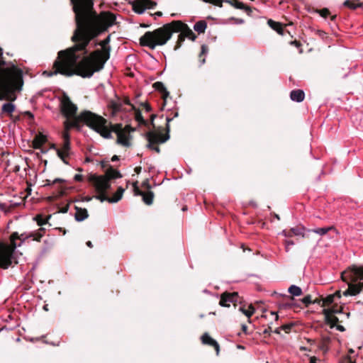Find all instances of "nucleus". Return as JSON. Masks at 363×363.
<instances>
[{
	"label": "nucleus",
	"instance_id": "c756f323",
	"mask_svg": "<svg viewBox=\"0 0 363 363\" xmlns=\"http://www.w3.org/2000/svg\"><path fill=\"white\" fill-rule=\"evenodd\" d=\"M52 148L56 150L57 156L62 160V162L65 164H68V162L65 159L66 156H67L68 155L63 153L62 150H60L59 149L56 148L55 145H52Z\"/></svg>",
	"mask_w": 363,
	"mask_h": 363
},
{
	"label": "nucleus",
	"instance_id": "ddd939ff",
	"mask_svg": "<svg viewBox=\"0 0 363 363\" xmlns=\"http://www.w3.org/2000/svg\"><path fill=\"white\" fill-rule=\"evenodd\" d=\"M134 186H135V195H141L143 196V201L147 205H151L153 202V198H154L153 192L148 191L147 194H145L138 189V187L137 186L136 184H134Z\"/></svg>",
	"mask_w": 363,
	"mask_h": 363
},
{
	"label": "nucleus",
	"instance_id": "c85d7f7f",
	"mask_svg": "<svg viewBox=\"0 0 363 363\" xmlns=\"http://www.w3.org/2000/svg\"><path fill=\"white\" fill-rule=\"evenodd\" d=\"M343 4L345 6L349 7L350 9H355L361 6V4L356 3L352 0H346Z\"/></svg>",
	"mask_w": 363,
	"mask_h": 363
},
{
	"label": "nucleus",
	"instance_id": "423d86ee",
	"mask_svg": "<svg viewBox=\"0 0 363 363\" xmlns=\"http://www.w3.org/2000/svg\"><path fill=\"white\" fill-rule=\"evenodd\" d=\"M44 228H40L38 231L28 235L21 234L20 236L17 233L11 235V245L0 244V267L9 268L13 262L18 263L14 257L16 248L21 246L22 242L28 238H33V240L39 241L43 236Z\"/></svg>",
	"mask_w": 363,
	"mask_h": 363
},
{
	"label": "nucleus",
	"instance_id": "a878e982",
	"mask_svg": "<svg viewBox=\"0 0 363 363\" xmlns=\"http://www.w3.org/2000/svg\"><path fill=\"white\" fill-rule=\"evenodd\" d=\"M15 108L16 106L13 103H6L2 106L1 111L4 113L11 114L14 111Z\"/></svg>",
	"mask_w": 363,
	"mask_h": 363
},
{
	"label": "nucleus",
	"instance_id": "5fc2aeb1",
	"mask_svg": "<svg viewBox=\"0 0 363 363\" xmlns=\"http://www.w3.org/2000/svg\"><path fill=\"white\" fill-rule=\"evenodd\" d=\"M281 235H284V237H290L291 236L289 233H287L285 230H284L281 233Z\"/></svg>",
	"mask_w": 363,
	"mask_h": 363
},
{
	"label": "nucleus",
	"instance_id": "bf43d9fd",
	"mask_svg": "<svg viewBox=\"0 0 363 363\" xmlns=\"http://www.w3.org/2000/svg\"><path fill=\"white\" fill-rule=\"evenodd\" d=\"M111 160H112L113 162L117 161V160H118V157L117 155H113V156L112 157V158H111Z\"/></svg>",
	"mask_w": 363,
	"mask_h": 363
},
{
	"label": "nucleus",
	"instance_id": "412c9836",
	"mask_svg": "<svg viewBox=\"0 0 363 363\" xmlns=\"http://www.w3.org/2000/svg\"><path fill=\"white\" fill-rule=\"evenodd\" d=\"M207 28V23L205 21H199L196 22L194 26V29L199 33H203L205 32Z\"/></svg>",
	"mask_w": 363,
	"mask_h": 363
},
{
	"label": "nucleus",
	"instance_id": "dca6fc26",
	"mask_svg": "<svg viewBox=\"0 0 363 363\" xmlns=\"http://www.w3.org/2000/svg\"><path fill=\"white\" fill-rule=\"evenodd\" d=\"M201 341H202V343L203 344H205V345H211V346H213L214 347V348L216 349V354L217 355H218L219 354V350H220V347H219V345L218 343L214 340L213 339L212 337H211L208 333H204L202 336H201Z\"/></svg>",
	"mask_w": 363,
	"mask_h": 363
},
{
	"label": "nucleus",
	"instance_id": "79ce46f5",
	"mask_svg": "<svg viewBox=\"0 0 363 363\" xmlns=\"http://www.w3.org/2000/svg\"><path fill=\"white\" fill-rule=\"evenodd\" d=\"M35 220H36V221L38 223V225H40V226H42L43 225L46 223V222L48 221V219L47 220H44L40 216H38L35 218Z\"/></svg>",
	"mask_w": 363,
	"mask_h": 363
},
{
	"label": "nucleus",
	"instance_id": "c03bdc74",
	"mask_svg": "<svg viewBox=\"0 0 363 363\" xmlns=\"http://www.w3.org/2000/svg\"><path fill=\"white\" fill-rule=\"evenodd\" d=\"M329 11L327 9H323L319 11L320 15L322 17L326 18L329 15Z\"/></svg>",
	"mask_w": 363,
	"mask_h": 363
},
{
	"label": "nucleus",
	"instance_id": "6e6d98bb",
	"mask_svg": "<svg viewBox=\"0 0 363 363\" xmlns=\"http://www.w3.org/2000/svg\"><path fill=\"white\" fill-rule=\"evenodd\" d=\"M113 108L114 111H119V106L117 104H113Z\"/></svg>",
	"mask_w": 363,
	"mask_h": 363
},
{
	"label": "nucleus",
	"instance_id": "a18cd8bd",
	"mask_svg": "<svg viewBox=\"0 0 363 363\" xmlns=\"http://www.w3.org/2000/svg\"><path fill=\"white\" fill-rule=\"evenodd\" d=\"M294 325L293 324H286L281 326V329L283 330H285L286 333H288L291 328H292Z\"/></svg>",
	"mask_w": 363,
	"mask_h": 363
},
{
	"label": "nucleus",
	"instance_id": "864d4df0",
	"mask_svg": "<svg viewBox=\"0 0 363 363\" xmlns=\"http://www.w3.org/2000/svg\"><path fill=\"white\" fill-rule=\"evenodd\" d=\"M74 178L76 181H81L82 176L81 174H75Z\"/></svg>",
	"mask_w": 363,
	"mask_h": 363
},
{
	"label": "nucleus",
	"instance_id": "4468645a",
	"mask_svg": "<svg viewBox=\"0 0 363 363\" xmlns=\"http://www.w3.org/2000/svg\"><path fill=\"white\" fill-rule=\"evenodd\" d=\"M323 313L327 323L335 325L338 322V318L334 315V313H337V311H334L330 308H326L323 310Z\"/></svg>",
	"mask_w": 363,
	"mask_h": 363
},
{
	"label": "nucleus",
	"instance_id": "774afa93",
	"mask_svg": "<svg viewBox=\"0 0 363 363\" xmlns=\"http://www.w3.org/2000/svg\"><path fill=\"white\" fill-rule=\"evenodd\" d=\"M280 329H281V328H277V329L274 330V333H277V334H279V333H280Z\"/></svg>",
	"mask_w": 363,
	"mask_h": 363
},
{
	"label": "nucleus",
	"instance_id": "473e14b6",
	"mask_svg": "<svg viewBox=\"0 0 363 363\" xmlns=\"http://www.w3.org/2000/svg\"><path fill=\"white\" fill-rule=\"evenodd\" d=\"M60 150H62L63 153H65L67 155H69V152L70 150V142L69 140H64L63 145L61 149H59Z\"/></svg>",
	"mask_w": 363,
	"mask_h": 363
},
{
	"label": "nucleus",
	"instance_id": "e2e57ef3",
	"mask_svg": "<svg viewBox=\"0 0 363 363\" xmlns=\"http://www.w3.org/2000/svg\"><path fill=\"white\" fill-rule=\"evenodd\" d=\"M316 358L315 357H311V360H310V362L311 363H316Z\"/></svg>",
	"mask_w": 363,
	"mask_h": 363
},
{
	"label": "nucleus",
	"instance_id": "58836bf2",
	"mask_svg": "<svg viewBox=\"0 0 363 363\" xmlns=\"http://www.w3.org/2000/svg\"><path fill=\"white\" fill-rule=\"evenodd\" d=\"M94 198L96 199L99 200L101 202H104L105 201H108V199H109L105 196L104 193H99V194L97 196H95Z\"/></svg>",
	"mask_w": 363,
	"mask_h": 363
},
{
	"label": "nucleus",
	"instance_id": "69168bd1",
	"mask_svg": "<svg viewBox=\"0 0 363 363\" xmlns=\"http://www.w3.org/2000/svg\"><path fill=\"white\" fill-rule=\"evenodd\" d=\"M91 199H92L91 197H85L84 198V201H90Z\"/></svg>",
	"mask_w": 363,
	"mask_h": 363
},
{
	"label": "nucleus",
	"instance_id": "393cba45",
	"mask_svg": "<svg viewBox=\"0 0 363 363\" xmlns=\"http://www.w3.org/2000/svg\"><path fill=\"white\" fill-rule=\"evenodd\" d=\"M288 291L290 294H291L294 296H299L302 294L301 289L296 285H291L289 288Z\"/></svg>",
	"mask_w": 363,
	"mask_h": 363
},
{
	"label": "nucleus",
	"instance_id": "c9c22d12",
	"mask_svg": "<svg viewBox=\"0 0 363 363\" xmlns=\"http://www.w3.org/2000/svg\"><path fill=\"white\" fill-rule=\"evenodd\" d=\"M121 198H122V196L119 195L118 192H116L111 198L108 199V202L109 203H116L119 200H121Z\"/></svg>",
	"mask_w": 363,
	"mask_h": 363
},
{
	"label": "nucleus",
	"instance_id": "e433bc0d",
	"mask_svg": "<svg viewBox=\"0 0 363 363\" xmlns=\"http://www.w3.org/2000/svg\"><path fill=\"white\" fill-rule=\"evenodd\" d=\"M301 302L306 306H308L313 303L312 297L311 295H307L301 299Z\"/></svg>",
	"mask_w": 363,
	"mask_h": 363
},
{
	"label": "nucleus",
	"instance_id": "603ef678",
	"mask_svg": "<svg viewBox=\"0 0 363 363\" xmlns=\"http://www.w3.org/2000/svg\"><path fill=\"white\" fill-rule=\"evenodd\" d=\"M333 295H334L335 298H340L341 297V293L340 291H337L335 293H334Z\"/></svg>",
	"mask_w": 363,
	"mask_h": 363
},
{
	"label": "nucleus",
	"instance_id": "de8ad7c7",
	"mask_svg": "<svg viewBox=\"0 0 363 363\" xmlns=\"http://www.w3.org/2000/svg\"><path fill=\"white\" fill-rule=\"evenodd\" d=\"M207 50H208L207 47L206 45H203L201 46V52L199 57H201V56L202 55L206 54L207 52Z\"/></svg>",
	"mask_w": 363,
	"mask_h": 363
},
{
	"label": "nucleus",
	"instance_id": "0e129e2a",
	"mask_svg": "<svg viewBox=\"0 0 363 363\" xmlns=\"http://www.w3.org/2000/svg\"><path fill=\"white\" fill-rule=\"evenodd\" d=\"M86 245L89 247H93V245H92V242L91 241H88L86 242Z\"/></svg>",
	"mask_w": 363,
	"mask_h": 363
},
{
	"label": "nucleus",
	"instance_id": "1a4fd4ad",
	"mask_svg": "<svg viewBox=\"0 0 363 363\" xmlns=\"http://www.w3.org/2000/svg\"><path fill=\"white\" fill-rule=\"evenodd\" d=\"M169 138V135L168 133L166 135H163L161 133L149 132L147 133V139L148 140L147 147L159 153L160 149L158 146H155V145L157 143H164Z\"/></svg>",
	"mask_w": 363,
	"mask_h": 363
},
{
	"label": "nucleus",
	"instance_id": "5701e85b",
	"mask_svg": "<svg viewBox=\"0 0 363 363\" xmlns=\"http://www.w3.org/2000/svg\"><path fill=\"white\" fill-rule=\"evenodd\" d=\"M106 176L110 179H117L122 177V174L118 170L113 169V168H110L106 171Z\"/></svg>",
	"mask_w": 363,
	"mask_h": 363
},
{
	"label": "nucleus",
	"instance_id": "bb28decb",
	"mask_svg": "<svg viewBox=\"0 0 363 363\" xmlns=\"http://www.w3.org/2000/svg\"><path fill=\"white\" fill-rule=\"evenodd\" d=\"M239 311H241L243 314H245L247 317L250 318L255 313V310L252 305H250L247 309H245L244 308L240 307L239 308Z\"/></svg>",
	"mask_w": 363,
	"mask_h": 363
},
{
	"label": "nucleus",
	"instance_id": "09e8293b",
	"mask_svg": "<svg viewBox=\"0 0 363 363\" xmlns=\"http://www.w3.org/2000/svg\"><path fill=\"white\" fill-rule=\"evenodd\" d=\"M222 0H211L210 3L214 5H220Z\"/></svg>",
	"mask_w": 363,
	"mask_h": 363
},
{
	"label": "nucleus",
	"instance_id": "2f4dec72",
	"mask_svg": "<svg viewBox=\"0 0 363 363\" xmlns=\"http://www.w3.org/2000/svg\"><path fill=\"white\" fill-rule=\"evenodd\" d=\"M303 230L304 228L303 227H295L291 228V233L296 236L302 235L303 237Z\"/></svg>",
	"mask_w": 363,
	"mask_h": 363
},
{
	"label": "nucleus",
	"instance_id": "37998d69",
	"mask_svg": "<svg viewBox=\"0 0 363 363\" xmlns=\"http://www.w3.org/2000/svg\"><path fill=\"white\" fill-rule=\"evenodd\" d=\"M135 119L136 121H139V122H143L144 123L145 121L142 116V114L140 113V111H138L136 113H135Z\"/></svg>",
	"mask_w": 363,
	"mask_h": 363
},
{
	"label": "nucleus",
	"instance_id": "7ed1b4c3",
	"mask_svg": "<svg viewBox=\"0 0 363 363\" xmlns=\"http://www.w3.org/2000/svg\"><path fill=\"white\" fill-rule=\"evenodd\" d=\"M3 50L0 48V101H13L16 99V92L22 89L23 85V73L11 62L1 59Z\"/></svg>",
	"mask_w": 363,
	"mask_h": 363
},
{
	"label": "nucleus",
	"instance_id": "6ab92c4d",
	"mask_svg": "<svg viewBox=\"0 0 363 363\" xmlns=\"http://www.w3.org/2000/svg\"><path fill=\"white\" fill-rule=\"evenodd\" d=\"M45 142L46 137L44 135L40 133L35 137L33 141V147L35 149H39L41 147V145Z\"/></svg>",
	"mask_w": 363,
	"mask_h": 363
},
{
	"label": "nucleus",
	"instance_id": "7c9ffc66",
	"mask_svg": "<svg viewBox=\"0 0 363 363\" xmlns=\"http://www.w3.org/2000/svg\"><path fill=\"white\" fill-rule=\"evenodd\" d=\"M20 204V202L15 201H9V204L8 205L6 203H0V208L2 210H5L7 206L14 207Z\"/></svg>",
	"mask_w": 363,
	"mask_h": 363
},
{
	"label": "nucleus",
	"instance_id": "ea45409f",
	"mask_svg": "<svg viewBox=\"0 0 363 363\" xmlns=\"http://www.w3.org/2000/svg\"><path fill=\"white\" fill-rule=\"evenodd\" d=\"M293 306H294V303H285L279 304V308L280 309H289V308H292Z\"/></svg>",
	"mask_w": 363,
	"mask_h": 363
},
{
	"label": "nucleus",
	"instance_id": "8fccbe9b",
	"mask_svg": "<svg viewBox=\"0 0 363 363\" xmlns=\"http://www.w3.org/2000/svg\"><path fill=\"white\" fill-rule=\"evenodd\" d=\"M124 191L125 189L123 187L120 186L118 188L116 192H118L119 195L123 196Z\"/></svg>",
	"mask_w": 363,
	"mask_h": 363
},
{
	"label": "nucleus",
	"instance_id": "a211bd4d",
	"mask_svg": "<svg viewBox=\"0 0 363 363\" xmlns=\"http://www.w3.org/2000/svg\"><path fill=\"white\" fill-rule=\"evenodd\" d=\"M75 208H76V213H75L76 220L81 222L88 218L89 214H88V211L86 208H79V207H75Z\"/></svg>",
	"mask_w": 363,
	"mask_h": 363
},
{
	"label": "nucleus",
	"instance_id": "20e7f679",
	"mask_svg": "<svg viewBox=\"0 0 363 363\" xmlns=\"http://www.w3.org/2000/svg\"><path fill=\"white\" fill-rule=\"evenodd\" d=\"M77 48H70L65 50L60 51L58 57L54 62V71H45L43 74L47 77H52L57 74L66 77L77 74L84 77L82 74L84 70L78 60L81 55L84 52L82 50L81 52H74V50H77Z\"/></svg>",
	"mask_w": 363,
	"mask_h": 363
},
{
	"label": "nucleus",
	"instance_id": "4c0bfd02",
	"mask_svg": "<svg viewBox=\"0 0 363 363\" xmlns=\"http://www.w3.org/2000/svg\"><path fill=\"white\" fill-rule=\"evenodd\" d=\"M233 6L236 8V9H249V8L247 7H245V6L243 4V3L238 1V0H235V3L233 4Z\"/></svg>",
	"mask_w": 363,
	"mask_h": 363
},
{
	"label": "nucleus",
	"instance_id": "338daca9",
	"mask_svg": "<svg viewBox=\"0 0 363 363\" xmlns=\"http://www.w3.org/2000/svg\"><path fill=\"white\" fill-rule=\"evenodd\" d=\"M155 15L157 16H162V12H160V11L156 12L155 13Z\"/></svg>",
	"mask_w": 363,
	"mask_h": 363
},
{
	"label": "nucleus",
	"instance_id": "13d9d810",
	"mask_svg": "<svg viewBox=\"0 0 363 363\" xmlns=\"http://www.w3.org/2000/svg\"><path fill=\"white\" fill-rule=\"evenodd\" d=\"M144 106H145V110L147 111H151V107L148 104H145Z\"/></svg>",
	"mask_w": 363,
	"mask_h": 363
},
{
	"label": "nucleus",
	"instance_id": "a19ab883",
	"mask_svg": "<svg viewBox=\"0 0 363 363\" xmlns=\"http://www.w3.org/2000/svg\"><path fill=\"white\" fill-rule=\"evenodd\" d=\"M335 298L334 297V295L330 294V295H328L327 297H325V298L324 299V302L325 303L330 304V303H332L334 302Z\"/></svg>",
	"mask_w": 363,
	"mask_h": 363
},
{
	"label": "nucleus",
	"instance_id": "6e6552de",
	"mask_svg": "<svg viewBox=\"0 0 363 363\" xmlns=\"http://www.w3.org/2000/svg\"><path fill=\"white\" fill-rule=\"evenodd\" d=\"M109 123L108 122V128L111 133V131H114L117 135V143L124 147H128L131 146L130 132L133 130L130 125H125L124 128L120 124L116 125L112 129L109 128Z\"/></svg>",
	"mask_w": 363,
	"mask_h": 363
},
{
	"label": "nucleus",
	"instance_id": "2eb2a0df",
	"mask_svg": "<svg viewBox=\"0 0 363 363\" xmlns=\"http://www.w3.org/2000/svg\"><path fill=\"white\" fill-rule=\"evenodd\" d=\"M323 313L327 323L335 325L338 322V318L334 315V313H337V311H334L330 308H326L323 310Z\"/></svg>",
	"mask_w": 363,
	"mask_h": 363
},
{
	"label": "nucleus",
	"instance_id": "f704fd0d",
	"mask_svg": "<svg viewBox=\"0 0 363 363\" xmlns=\"http://www.w3.org/2000/svg\"><path fill=\"white\" fill-rule=\"evenodd\" d=\"M143 5L146 9H153L156 6V3L150 0H143Z\"/></svg>",
	"mask_w": 363,
	"mask_h": 363
},
{
	"label": "nucleus",
	"instance_id": "b1692460",
	"mask_svg": "<svg viewBox=\"0 0 363 363\" xmlns=\"http://www.w3.org/2000/svg\"><path fill=\"white\" fill-rule=\"evenodd\" d=\"M133 10L135 13H138L139 14L143 13V12L145 11V6L143 5V0H140L138 2H135L133 4Z\"/></svg>",
	"mask_w": 363,
	"mask_h": 363
},
{
	"label": "nucleus",
	"instance_id": "f257e3e1",
	"mask_svg": "<svg viewBox=\"0 0 363 363\" xmlns=\"http://www.w3.org/2000/svg\"><path fill=\"white\" fill-rule=\"evenodd\" d=\"M70 1L73 6L77 24V28L72 37V40L75 43L72 48L78 47L77 52H81V50L84 52L79 57L78 62L84 70V78H89L95 72L101 70L110 57V36L99 43L101 50L92 52L89 56L86 47L97 35L98 30H105L115 23L116 16L109 12H102L100 16H97L93 11V0ZM74 52H77V50Z\"/></svg>",
	"mask_w": 363,
	"mask_h": 363
},
{
	"label": "nucleus",
	"instance_id": "0eeeda50",
	"mask_svg": "<svg viewBox=\"0 0 363 363\" xmlns=\"http://www.w3.org/2000/svg\"><path fill=\"white\" fill-rule=\"evenodd\" d=\"M342 279L348 284L343 296H356L363 288V267H353L342 273Z\"/></svg>",
	"mask_w": 363,
	"mask_h": 363
},
{
	"label": "nucleus",
	"instance_id": "cd10ccee",
	"mask_svg": "<svg viewBox=\"0 0 363 363\" xmlns=\"http://www.w3.org/2000/svg\"><path fill=\"white\" fill-rule=\"evenodd\" d=\"M333 230V227H328V228H319L316 229L311 230V232H313L316 234H318L320 235H325L329 230Z\"/></svg>",
	"mask_w": 363,
	"mask_h": 363
},
{
	"label": "nucleus",
	"instance_id": "72a5a7b5",
	"mask_svg": "<svg viewBox=\"0 0 363 363\" xmlns=\"http://www.w3.org/2000/svg\"><path fill=\"white\" fill-rule=\"evenodd\" d=\"M65 180L63 179H60V178H56L54 180L51 181V180H49V179H47L45 181V184L44 186H50V185H52L54 184H56V183H62V182H65Z\"/></svg>",
	"mask_w": 363,
	"mask_h": 363
},
{
	"label": "nucleus",
	"instance_id": "4d7b16f0",
	"mask_svg": "<svg viewBox=\"0 0 363 363\" xmlns=\"http://www.w3.org/2000/svg\"><path fill=\"white\" fill-rule=\"evenodd\" d=\"M242 331H243L245 333H247V325H242Z\"/></svg>",
	"mask_w": 363,
	"mask_h": 363
},
{
	"label": "nucleus",
	"instance_id": "9b49d317",
	"mask_svg": "<svg viewBox=\"0 0 363 363\" xmlns=\"http://www.w3.org/2000/svg\"><path fill=\"white\" fill-rule=\"evenodd\" d=\"M90 180L93 182L96 190L99 193H105L111 187L108 178L105 176H95L91 177Z\"/></svg>",
	"mask_w": 363,
	"mask_h": 363
},
{
	"label": "nucleus",
	"instance_id": "f8f14e48",
	"mask_svg": "<svg viewBox=\"0 0 363 363\" xmlns=\"http://www.w3.org/2000/svg\"><path fill=\"white\" fill-rule=\"evenodd\" d=\"M238 294L236 292L224 293L220 296L219 304L222 307H229L230 303L237 301Z\"/></svg>",
	"mask_w": 363,
	"mask_h": 363
},
{
	"label": "nucleus",
	"instance_id": "39448f33",
	"mask_svg": "<svg viewBox=\"0 0 363 363\" xmlns=\"http://www.w3.org/2000/svg\"><path fill=\"white\" fill-rule=\"evenodd\" d=\"M79 122H84L103 138L106 139L111 138V133L108 128V121L89 111H84L79 114L78 118H75L72 121L66 120L65 121V131L62 134L63 140H69L68 130L77 127Z\"/></svg>",
	"mask_w": 363,
	"mask_h": 363
},
{
	"label": "nucleus",
	"instance_id": "4be33fe9",
	"mask_svg": "<svg viewBox=\"0 0 363 363\" xmlns=\"http://www.w3.org/2000/svg\"><path fill=\"white\" fill-rule=\"evenodd\" d=\"M267 23L270 28L276 30L279 34L283 35V28L281 27V23L276 22L272 19H269Z\"/></svg>",
	"mask_w": 363,
	"mask_h": 363
},
{
	"label": "nucleus",
	"instance_id": "052dcab7",
	"mask_svg": "<svg viewBox=\"0 0 363 363\" xmlns=\"http://www.w3.org/2000/svg\"><path fill=\"white\" fill-rule=\"evenodd\" d=\"M271 314L272 315H275V319L276 320H277L279 318V315H278L277 313L272 311V312H271Z\"/></svg>",
	"mask_w": 363,
	"mask_h": 363
},
{
	"label": "nucleus",
	"instance_id": "aec40b11",
	"mask_svg": "<svg viewBox=\"0 0 363 363\" xmlns=\"http://www.w3.org/2000/svg\"><path fill=\"white\" fill-rule=\"evenodd\" d=\"M154 86L156 89L160 91L162 93V98L164 104L166 103V99L169 96V91L167 90L166 87L163 84V83L157 82L154 84Z\"/></svg>",
	"mask_w": 363,
	"mask_h": 363
},
{
	"label": "nucleus",
	"instance_id": "49530a36",
	"mask_svg": "<svg viewBox=\"0 0 363 363\" xmlns=\"http://www.w3.org/2000/svg\"><path fill=\"white\" fill-rule=\"evenodd\" d=\"M285 245H286V252H288L289 251V246L294 245V242L292 240H286L285 241Z\"/></svg>",
	"mask_w": 363,
	"mask_h": 363
},
{
	"label": "nucleus",
	"instance_id": "f03ea898",
	"mask_svg": "<svg viewBox=\"0 0 363 363\" xmlns=\"http://www.w3.org/2000/svg\"><path fill=\"white\" fill-rule=\"evenodd\" d=\"M174 32L181 33L179 35L180 40H184L185 38L194 40L196 38L192 30L186 24L179 21H174L152 32H146L140 38V43L142 45L154 50L157 45L166 44Z\"/></svg>",
	"mask_w": 363,
	"mask_h": 363
},
{
	"label": "nucleus",
	"instance_id": "3c124183",
	"mask_svg": "<svg viewBox=\"0 0 363 363\" xmlns=\"http://www.w3.org/2000/svg\"><path fill=\"white\" fill-rule=\"evenodd\" d=\"M166 120H167L166 128H167V133H168L169 131V123L172 120V118H167Z\"/></svg>",
	"mask_w": 363,
	"mask_h": 363
},
{
	"label": "nucleus",
	"instance_id": "680f3d73",
	"mask_svg": "<svg viewBox=\"0 0 363 363\" xmlns=\"http://www.w3.org/2000/svg\"><path fill=\"white\" fill-rule=\"evenodd\" d=\"M337 330H340V331H344L345 330V328L342 325H338L337 327Z\"/></svg>",
	"mask_w": 363,
	"mask_h": 363
},
{
	"label": "nucleus",
	"instance_id": "9d476101",
	"mask_svg": "<svg viewBox=\"0 0 363 363\" xmlns=\"http://www.w3.org/2000/svg\"><path fill=\"white\" fill-rule=\"evenodd\" d=\"M77 106L72 102L69 96H65L62 100V112L68 119L69 118H77L76 113Z\"/></svg>",
	"mask_w": 363,
	"mask_h": 363
},
{
	"label": "nucleus",
	"instance_id": "f3484780",
	"mask_svg": "<svg viewBox=\"0 0 363 363\" xmlns=\"http://www.w3.org/2000/svg\"><path fill=\"white\" fill-rule=\"evenodd\" d=\"M304 97V91L301 89L293 90L291 91L290 98L293 101L300 103L303 101Z\"/></svg>",
	"mask_w": 363,
	"mask_h": 363
}]
</instances>
